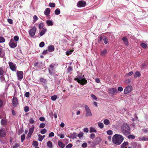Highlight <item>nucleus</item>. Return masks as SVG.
Wrapping results in <instances>:
<instances>
[{
    "instance_id": "obj_1",
    "label": "nucleus",
    "mask_w": 148,
    "mask_h": 148,
    "mask_svg": "<svg viewBox=\"0 0 148 148\" xmlns=\"http://www.w3.org/2000/svg\"><path fill=\"white\" fill-rule=\"evenodd\" d=\"M112 139L114 143L117 145H119L123 140V137L122 136L117 134L114 136Z\"/></svg>"
},
{
    "instance_id": "obj_2",
    "label": "nucleus",
    "mask_w": 148,
    "mask_h": 148,
    "mask_svg": "<svg viewBox=\"0 0 148 148\" xmlns=\"http://www.w3.org/2000/svg\"><path fill=\"white\" fill-rule=\"evenodd\" d=\"M121 131L123 133L125 136L127 135L130 133V129L127 124H123L121 127Z\"/></svg>"
},
{
    "instance_id": "obj_3",
    "label": "nucleus",
    "mask_w": 148,
    "mask_h": 148,
    "mask_svg": "<svg viewBox=\"0 0 148 148\" xmlns=\"http://www.w3.org/2000/svg\"><path fill=\"white\" fill-rule=\"evenodd\" d=\"M74 80L82 85H85L87 83V81L85 78H83L81 76H78L77 78H75Z\"/></svg>"
},
{
    "instance_id": "obj_4",
    "label": "nucleus",
    "mask_w": 148,
    "mask_h": 148,
    "mask_svg": "<svg viewBox=\"0 0 148 148\" xmlns=\"http://www.w3.org/2000/svg\"><path fill=\"white\" fill-rule=\"evenodd\" d=\"M84 107L86 110V116H91L92 114L88 106L87 105H85Z\"/></svg>"
},
{
    "instance_id": "obj_5",
    "label": "nucleus",
    "mask_w": 148,
    "mask_h": 148,
    "mask_svg": "<svg viewBox=\"0 0 148 148\" xmlns=\"http://www.w3.org/2000/svg\"><path fill=\"white\" fill-rule=\"evenodd\" d=\"M9 45L11 48H14L16 47L17 45V42H15L14 40L11 38L9 43Z\"/></svg>"
},
{
    "instance_id": "obj_6",
    "label": "nucleus",
    "mask_w": 148,
    "mask_h": 148,
    "mask_svg": "<svg viewBox=\"0 0 148 148\" xmlns=\"http://www.w3.org/2000/svg\"><path fill=\"white\" fill-rule=\"evenodd\" d=\"M132 90V88L131 86H128L125 88L124 93L125 94H128L131 92Z\"/></svg>"
},
{
    "instance_id": "obj_7",
    "label": "nucleus",
    "mask_w": 148,
    "mask_h": 148,
    "mask_svg": "<svg viewBox=\"0 0 148 148\" xmlns=\"http://www.w3.org/2000/svg\"><path fill=\"white\" fill-rule=\"evenodd\" d=\"M12 104L14 108L17 106L18 104V101L17 98L16 97H14L12 99Z\"/></svg>"
},
{
    "instance_id": "obj_8",
    "label": "nucleus",
    "mask_w": 148,
    "mask_h": 148,
    "mask_svg": "<svg viewBox=\"0 0 148 148\" xmlns=\"http://www.w3.org/2000/svg\"><path fill=\"white\" fill-rule=\"evenodd\" d=\"M36 30V28L35 27H33L32 28L30 29L29 34L31 36L33 37L35 35Z\"/></svg>"
},
{
    "instance_id": "obj_9",
    "label": "nucleus",
    "mask_w": 148,
    "mask_h": 148,
    "mask_svg": "<svg viewBox=\"0 0 148 148\" xmlns=\"http://www.w3.org/2000/svg\"><path fill=\"white\" fill-rule=\"evenodd\" d=\"M109 94L112 95H116L118 92L117 90L115 88H112L109 89L108 90Z\"/></svg>"
},
{
    "instance_id": "obj_10",
    "label": "nucleus",
    "mask_w": 148,
    "mask_h": 148,
    "mask_svg": "<svg viewBox=\"0 0 148 148\" xmlns=\"http://www.w3.org/2000/svg\"><path fill=\"white\" fill-rule=\"evenodd\" d=\"M9 65L10 69L13 71H15L16 69V66L15 64H14L12 62H9Z\"/></svg>"
},
{
    "instance_id": "obj_11",
    "label": "nucleus",
    "mask_w": 148,
    "mask_h": 148,
    "mask_svg": "<svg viewBox=\"0 0 148 148\" xmlns=\"http://www.w3.org/2000/svg\"><path fill=\"white\" fill-rule=\"evenodd\" d=\"M18 77V79L21 80L23 78V73L22 71H17L16 73Z\"/></svg>"
},
{
    "instance_id": "obj_12",
    "label": "nucleus",
    "mask_w": 148,
    "mask_h": 148,
    "mask_svg": "<svg viewBox=\"0 0 148 148\" xmlns=\"http://www.w3.org/2000/svg\"><path fill=\"white\" fill-rule=\"evenodd\" d=\"M86 4V2L84 1H80L77 3V6L79 7H84Z\"/></svg>"
},
{
    "instance_id": "obj_13",
    "label": "nucleus",
    "mask_w": 148,
    "mask_h": 148,
    "mask_svg": "<svg viewBox=\"0 0 148 148\" xmlns=\"http://www.w3.org/2000/svg\"><path fill=\"white\" fill-rule=\"evenodd\" d=\"M34 128V125H32V127L29 129V132L28 134L27 135L28 137H30L31 136L32 134L33 133Z\"/></svg>"
},
{
    "instance_id": "obj_14",
    "label": "nucleus",
    "mask_w": 148,
    "mask_h": 148,
    "mask_svg": "<svg viewBox=\"0 0 148 148\" xmlns=\"http://www.w3.org/2000/svg\"><path fill=\"white\" fill-rule=\"evenodd\" d=\"M51 12L50 9L49 8H47L45 10L44 12V14L48 18H49L48 17L49 16V14Z\"/></svg>"
},
{
    "instance_id": "obj_15",
    "label": "nucleus",
    "mask_w": 148,
    "mask_h": 148,
    "mask_svg": "<svg viewBox=\"0 0 148 148\" xmlns=\"http://www.w3.org/2000/svg\"><path fill=\"white\" fill-rule=\"evenodd\" d=\"M122 40L124 42V44L126 46H127L128 45V42L127 38L124 36L122 38Z\"/></svg>"
},
{
    "instance_id": "obj_16",
    "label": "nucleus",
    "mask_w": 148,
    "mask_h": 148,
    "mask_svg": "<svg viewBox=\"0 0 148 148\" xmlns=\"http://www.w3.org/2000/svg\"><path fill=\"white\" fill-rule=\"evenodd\" d=\"M48 49L50 52L53 51L54 50V47L53 45H50L48 47Z\"/></svg>"
},
{
    "instance_id": "obj_17",
    "label": "nucleus",
    "mask_w": 148,
    "mask_h": 148,
    "mask_svg": "<svg viewBox=\"0 0 148 148\" xmlns=\"http://www.w3.org/2000/svg\"><path fill=\"white\" fill-rule=\"evenodd\" d=\"M6 135L4 130H0V136L1 137H4Z\"/></svg>"
},
{
    "instance_id": "obj_18",
    "label": "nucleus",
    "mask_w": 148,
    "mask_h": 148,
    "mask_svg": "<svg viewBox=\"0 0 148 148\" xmlns=\"http://www.w3.org/2000/svg\"><path fill=\"white\" fill-rule=\"evenodd\" d=\"M140 141H148V136H144L140 138Z\"/></svg>"
},
{
    "instance_id": "obj_19",
    "label": "nucleus",
    "mask_w": 148,
    "mask_h": 148,
    "mask_svg": "<svg viewBox=\"0 0 148 148\" xmlns=\"http://www.w3.org/2000/svg\"><path fill=\"white\" fill-rule=\"evenodd\" d=\"M47 29L46 28H43L40 33V36H41L43 35L46 32Z\"/></svg>"
},
{
    "instance_id": "obj_20",
    "label": "nucleus",
    "mask_w": 148,
    "mask_h": 148,
    "mask_svg": "<svg viewBox=\"0 0 148 148\" xmlns=\"http://www.w3.org/2000/svg\"><path fill=\"white\" fill-rule=\"evenodd\" d=\"M58 146L61 148H64L65 146V145L61 141H59L58 142Z\"/></svg>"
},
{
    "instance_id": "obj_21",
    "label": "nucleus",
    "mask_w": 148,
    "mask_h": 148,
    "mask_svg": "<svg viewBox=\"0 0 148 148\" xmlns=\"http://www.w3.org/2000/svg\"><path fill=\"white\" fill-rule=\"evenodd\" d=\"M140 73L138 71H137L135 73L134 75V78H136L137 77H140Z\"/></svg>"
},
{
    "instance_id": "obj_22",
    "label": "nucleus",
    "mask_w": 148,
    "mask_h": 148,
    "mask_svg": "<svg viewBox=\"0 0 148 148\" xmlns=\"http://www.w3.org/2000/svg\"><path fill=\"white\" fill-rule=\"evenodd\" d=\"M4 55V53L3 51V49L0 47V57L3 58Z\"/></svg>"
},
{
    "instance_id": "obj_23",
    "label": "nucleus",
    "mask_w": 148,
    "mask_h": 148,
    "mask_svg": "<svg viewBox=\"0 0 148 148\" xmlns=\"http://www.w3.org/2000/svg\"><path fill=\"white\" fill-rule=\"evenodd\" d=\"M107 50L104 49L103 51H101L100 53V55L101 56H104L107 53Z\"/></svg>"
},
{
    "instance_id": "obj_24",
    "label": "nucleus",
    "mask_w": 148,
    "mask_h": 148,
    "mask_svg": "<svg viewBox=\"0 0 148 148\" xmlns=\"http://www.w3.org/2000/svg\"><path fill=\"white\" fill-rule=\"evenodd\" d=\"M46 23L47 25L49 26H52L53 25V22L51 20H47L46 21Z\"/></svg>"
},
{
    "instance_id": "obj_25",
    "label": "nucleus",
    "mask_w": 148,
    "mask_h": 148,
    "mask_svg": "<svg viewBox=\"0 0 148 148\" xmlns=\"http://www.w3.org/2000/svg\"><path fill=\"white\" fill-rule=\"evenodd\" d=\"M40 81L41 82L45 84L47 83V80L43 77H41L40 78Z\"/></svg>"
},
{
    "instance_id": "obj_26",
    "label": "nucleus",
    "mask_w": 148,
    "mask_h": 148,
    "mask_svg": "<svg viewBox=\"0 0 148 148\" xmlns=\"http://www.w3.org/2000/svg\"><path fill=\"white\" fill-rule=\"evenodd\" d=\"M60 13V10L59 8L56 9L55 11V13L56 15H59Z\"/></svg>"
},
{
    "instance_id": "obj_27",
    "label": "nucleus",
    "mask_w": 148,
    "mask_h": 148,
    "mask_svg": "<svg viewBox=\"0 0 148 148\" xmlns=\"http://www.w3.org/2000/svg\"><path fill=\"white\" fill-rule=\"evenodd\" d=\"M57 98V96L56 95H53L51 96V99L53 101L56 100Z\"/></svg>"
},
{
    "instance_id": "obj_28",
    "label": "nucleus",
    "mask_w": 148,
    "mask_h": 148,
    "mask_svg": "<svg viewBox=\"0 0 148 148\" xmlns=\"http://www.w3.org/2000/svg\"><path fill=\"white\" fill-rule=\"evenodd\" d=\"M96 132V130L94 128L91 127L90 128V133L92 132Z\"/></svg>"
},
{
    "instance_id": "obj_29",
    "label": "nucleus",
    "mask_w": 148,
    "mask_h": 148,
    "mask_svg": "<svg viewBox=\"0 0 148 148\" xmlns=\"http://www.w3.org/2000/svg\"><path fill=\"white\" fill-rule=\"evenodd\" d=\"M72 71V68L71 66H69L67 69V73H70Z\"/></svg>"
},
{
    "instance_id": "obj_30",
    "label": "nucleus",
    "mask_w": 148,
    "mask_h": 148,
    "mask_svg": "<svg viewBox=\"0 0 148 148\" xmlns=\"http://www.w3.org/2000/svg\"><path fill=\"white\" fill-rule=\"evenodd\" d=\"M128 144V143L127 142H124L123 143V144L121 145V147L122 148H125L126 146Z\"/></svg>"
},
{
    "instance_id": "obj_31",
    "label": "nucleus",
    "mask_w": 148,
    "mask_h": 148,
    "mask_svg": "<svg viewBox=\"0 0 148 148\" xmlns=\"http://www.w3.org/2000/svg\"><path fill=\"white\" fill-rule=\"evenodd\" d=\"M47 145L49 147L52 148V144L51 142L50 141H48L47 143Z\"/></svg>"
},
{
    "instance_id": "obj_32",
    "label": "nucleus",
    "mask_w": 148,
    "mask_h": 148,
    "mask_svg": "<svg viewBox=\"0 0 148 148\" xmlns=\"http://www.w3.org/2000/svg\"><path fill=\"white\" fill-rule=\"evenodd\" d=\"M98 126L101 129H102L104 127L103 124L100 122L98 123Z\"/></svg>"
},
{
    "instance_id": "obj_33",
    "label": "nucleus",
    "mask_w": 148,
    "mask_h": 148,
    "mask_svg": "<svg viewBox=\"0 0 148 148\" xmlns=\"http://www.w3.org/2000/svg\"><path fill=\"white\" fill-rule=\"evenodd\" d=\"M104 123L106 125H108L110 124V121L108 119H105L103 121Z\"/></svg>"
},
{
    "instance_id": "obj_34",
    "label": "nucleus",
    "mask_w": 148,
    "mask_h": 148,
    "mask_svg": "<svg viewBox=\"0 0 148 148\" xmlns=\"http://www.w3.org/2000/svg\"><path fill=\"white\" fill-rule=\"evenodd\" d=\"M33 19L34 20L33 23H34L36 22V21H37L38 19V18L37 16L36 15H34L33 17Z\"/></svg>"
},
{
    "instance_id": "obj_35",
    "label": "nucleus",
    "mask_w": 148,
    "mask_h": 148,
    "mask_svg": "<svg viewBox=\"0 0 148 148\" xmlns=\"http://www.w3.org/2000/svg\"><path fill=\"white\" fill-rule=\"evenodd\" d=\"M5 40L3 37H0V43L4 42H5Z\"/></svg>"
},
{
    "instance_id": "obj_36",
    "label": "nucleus",
    "mask_w": 148,
    "mask_h": 148,
    "mask_svg": "<svg viewBox=\"0 0 148 148\" xmlns=\"http://www.w3.org/2000/svg\"><path fill=\"white\" fill-rule=\"evenodd\" d=\"M4 73V71L3 70V68L2 67L0 68V75H2Z\"/></svg>"
},
{
    "instance_id": "obj_37",
    "label": "nucleus",
    "mask_w": 148,
    "mask_h": 148,
    "mask_svg": "<svg viewBox=\"0 0 148 148\" xmlns=\"http://www.w3.org/2000/svg\"><path fill=\"white\" fill-rule=\"evenodd\" d=\"M38 140L40 141H41L43 139V137L40 134H39L38 135Z\"/></svg>"
},
{
    "instance_id": "obj_38",
    "label": "nucleus",
    "mask_w": 148,
    "mask_h": 148,
    "mask_svg": "<svg viewBox=\"0 0 148 148\" xmlns=\"http://www.w3.org/2000/svg\"><path fill=\"white\" fill-rule=\"evenodd\" d=\"M1 123L2 125H5L7 124V121L5 119H2L1 120Z\"/></svg>"
},
{
    "instance_id": "obj_39",
    "label": "nucleus",
    "mask_w": 148,
    "mask_h": 148,
    "mask_svg": "<svg viewBox=\"0 0 148 148\" xmlns=\"http://www.w3.org/2000/svg\"><path fill=\"white\" fill-rule=\"evenodd\" d=\"M47 131V130L45 129H42L40 131V133L42 134H44Z\"/></svg>"
},
{
    "instance_id": "obj_40",
    "label": "nucleus",
    "mask_w": 148,
    "mask_h": 148,
    "mask_svg": "<svg viewBox=\"0 0 148 148\" xmlns=\"http://www.w3.org/2000/svg\"><path fill=\"white\" fill-rule=\"evenodd\" d=\"M25 134H23L21 136V141L22 142H23L25 138Z\"/></svg>"
},
{
    "instance_id": "obj_41",
    "label": "nucleus",
    "mask_w": 148,
    "mask_h": 148,
    "mask_svg": "<svg viewBox=\"0 0 148 148\" xmlns=\"http://www.w3.org/2000/svg\"><path fill=\"white\" fill-rule=\"evenodd\" d=\"M49 6L51 7H54L55 6V4L53 3H49Z\"/></svg>"
},
{
    "instance_id": "obj_42",
    "label": "nucleus",
    "mask_w": 148,
    "mask_h": 148,
    "mask_svg": "<svg viewBox=\"0 0 148 148\" xmlns=\"http://www.w3.org/2000/svg\"><path fill=\"white\" fill-rule=\"evenodd\" d=\"M44 25L43 23H40L39 25V27L40 29H41L43 28Z\"/></svg>"
},
{
    "instance_id": "obj_43",
    "label": "nucleus",
    "mask_w": 148,
    "mask_h": 148,
    "mask_svg": "<svg viewBox=\"0 0 148 148\" xmlns=\"http://www.w3.org/2000/svg\"><path fill=\"white\" fill-rule=\"evenodd\" d=\"M141 46L143 48L145 49L147 47V45L145 43H143L141 44Z\"/></svg>"
},
{
    "instance_id": "obj_44",
    "label": "nucleus",
    "mask_w": 148,
    "mask_h": 148,
    "mask_svg": "<svg viewBox=\"0 0 148 148\" xmlns=\"http://www.w3.org/2000/svg\"><path fill=\"white\" fill-rule=\"evenodd\" d=\"M73 51V50L67 51L66 52V54L67 56H69L72 53Z\"/></svg>"
},
{
    "instance_id": "obj_45",
    "label": "nucleus",
    "mask_w": 148,
    "mask_h": 148,
    "mask_svg": "<svg viewBox=\"0 0 148 148\" xmlns=\"http://www.w3.org/2000/svg\"><path fill=\"white\" fill-rule=\"evenodd\" d=\"M133 73V71H131L129 73H127L126 74L125 76L127 77V76L128 75L129 76H130L132 75Z\"/></svg>"
},
{
    "instance_id": "obj_46",
    "label": "nucleus",
    "mask_w": 148,
    "mask_h": 148,
    "mask_svg": "<svg viewBox=\"0 0 148 148\" xmlns=\"http://www.w3.org/2000/svg\"><path fill=\"white\" fill-rule=\"evenodd\" d=\"M39 47H43L45 45V43L44 42H41L39 44Z\"/></svg>"
},
{
    "instance_id": "obj_47",
    "label": "nucleus",
    "mask_w": 148,
    "mask_h": 148,
    "mask_svg": "<svg viewBox=\"0 0 148 148\" xmlns=\"http://www.w3.org/2000/svg\"><path fill=\"white\" fill-rule=\"evenodd\" d=\"M24 110L26 112H28L29 110V108L27 106H25L24 107Z\"/></svg>"
},
{
    "instance_id": "obj_48",
    "label": "nucleus",
    "mask_w": 148,
    "mask_h": 148,
    "mask_svg": "<svg viewBox=\"0 0 148 148\" xmlns=\"http://www.w3.org/2000/svg\"><path fill=\"white\" fill-rule=\"evenodd\" d=\"M107 133L108 134L110 135L112 134V131L111 130H109L107 131Z\"/></svg>"
},
{
    "instance_id": "obj_49",
    "label": "nucleus",
    "mask_w": 148,
    "mask_h": 148,
    "mask_svg": "<svg viewBox=\"0 0 148 148\" xmlns=\"http://www.w3.org/2000/svg\"><path fill=\"white\" fill-rule=\"evenodd\" d=\"M45 124L44 123H41L39 126V127L41 128H44L45 126Z\"/></svg>"
},
{
    "instance_id": "obj_50",
    "label": "nucleus",
    "mask_w": 148,
    "mask_h": 148,
    "mask_svg": "<svg viewBox=\"0 0 148 148\" xmlns=\"http://www.w3.org/2000/svg\"><path fill=\"white\" fill-rule=\"evenodd\" d=\"M135 136L133 135H130L128 136L129 138L134 139L135 138Z\"/></svg>"
},
{
    "instance_id": "obj_51",
    "label": "nucleus",
    "mask_w": 148,
    "mask_h": 148,
    "mask_svg": "<svg viewBox=\"0 0 148 148\" xmlns=\"http://www.w3.org/2000/svg\"><path fill=\"white\" fill-rule=\"evenodd\" d=\"M20 145L16 143L12 146L13 148H17L19 147Z\"/></svg>"
},
{
    "instance_id": "obj_52",
    "label": "nucleus",
    "mask_w": 148,
    "mask_h": 148,
    "mask_svg": "<svg viewBox=\"0 0 148 148\" xmlns=\"http://www.w3.org/2000/svg\"><path fill=\"white\" fill-rule=\"evenodd\" d=\"M14 41H17L19 39V37L18 36H15L14 38Z\"/></svg>"
},
{
    "instance_id": "obj_53",
    "label": "nucleus",
    "mask_w": 148,
    "mask_h": 148,
    "mask_svg": "<svg viewBox=\"0 0 148 148\" xmlns=\"http://www.w3.org/2000/svg\"><path fill=\"white\" fill-rule=\"evenodd\" d=\"M0 80L1 82H3L5 81V77L3 76H1L0 77Z\"/></svg>"
},
{
    "instance_id": "obj_54",
    "label": "nucleus",
    "mask_w": 148,
    "mask_h": 148,
    "mask_svg": "<svg viewBox=\"0 0 148 148\" xmlns=\"http://www.w3.org/2000/svg\"><path fill=\"white\" fill-rule=\"evenodd\" d=\"M8 22L10 24H12L13 23L12 20L10 18H8L7 19Z\"/></svg>"
},
{
    "instance_id": "obj_55",
    "label": "nucleus",
    "mask_w": 148,
    "mask_h": 148,
    "mask_svg": "<svg viewBox=\"0 0 148 148\" xmlns=\"http://www.w3.org/2000/svg\"><path fill=\"white\" fill-rule=\"evenodd\" d=\"M33 145L34 146H37L38 145V143L37 141H34L33 142Z\"/></svg>"
},
{
    "instance_id": "obj_56",
    "label": "nucleus",
    "mask_w": 148,
    "mask_h": 148,
    "mask_svg": "<svg viewBox=\"0 0 148 148\" xmlns=\"http://www.w3.org/2000/svg\"><path fill=\"white\" fill-rule=\"evenodd\" d=\"M87 144L86 143H83L82 145V147L85 148L87 147Z\"/></svg>"
},
{
    "instance_id": "obj_57",
    "label": "nucleus",
    "mask_w": 148,
    "mask_h": 148,
    "mask_svg": "<svg viewBox=\"0 0 148 148\" xmlns=\"http://www.w3.org/2000/svg\"><path fill=\"white\" fill-rule=\"evenodd\" d=\"M95 137V134L93 133L90 134V138L92 139H93Z\"/></svg>"
},
{
    "instance_id": "obj_58",
    "label": "nucleus",
    "mask_w": 148,
    "mask_h": 148,
    "mask_svg": "<svg viewBox=\"0 0 148 148\" xmlns=\"http://www.w3.org/2000/svg\"><path fill=\"white\" fill-rule=\"evenodd\" d=\"M29 122L30 123L33 124L34 122V120L32 118H31L30 119Z\"/></svg>"
},
{
    "instance_id": "obj_59",
    "label": "nucleus",
    "mask_w": 148,
    "mask_h": 148,
    "mask_svg": "<svg viewBox=\"0 0 148 148\" xmlns=\"http://www.w3.org/2000/svg\"><path fill=\"white\" fill-rule=\"evenodd\" d=\"M25 96L27 97H28L29 96V92H26L25 95Z\"/></svg>"
},
{
    "instance_id": "obj_60",
    "label": "nucleus",
    "mask_w": 148,
    "mask_h": 148,
    "mask_svg": "<svg viewBox=\"0 0 148 148\" xmlns=\"http://www.w3.org/2000/svg\"><path fill=\"white\" fill-rule=\"evenodd\" d=\"M73 146V145L71 143H69L66 146V148H71Z\"/></svg>"
},
{
    "instance_id": "obj_61",
    "label": "nucleus",
    "mask_w": 148,
    "mask_h": 148,
    "mask_svg": "<svg viewBox=\"0 0 148 148\" xmlns=\"http://www.w3.org/2000/svg\"><path fill=\"white\" fill-rule=\"evenodd\" d=\"M91 97L94 100H97V97L94 95L93 94H92L91 95Z\"/></svg>"
},
{
    "instance_id": "obj_62",
    "label": "nucleus",
    "mask_w": 148,
    "mask_h": 148,
    "mask_svg": "<svg viewBox=\"0 0 148 148\" xmlns=\"http://www.w3.org/2000/svg\"><path fill=\"white\" fill-rule=\"evenodd\" d=\"M54 136V134L53 132H50L49 134V136L51 137Z\"/></svg>"
},
{
    "instance_id": "obj_63",
    "label": "nucleus",
    "mask_w": 148,
    "mask_h": 148,
    "mask_svg": "<svg viewBox=\"0 0 148 148\" xmlns=\"http://www.w3.org/2000/svg\"><path fill=\"white\" fill-rule=\"evenodd\" d=\"M103 40L105 44H106L108 43V40L107 38H105L103 39Z\"/></svg>"
},
{
    "instance_id": "obj_64",
    "label": "nucleus",
    "mask_w": 148,
    "mask_h": 148,
    "mask_svg": "<svg viewBox=\"0 0 148 148\" xmlns=\"http://www.w3.org/2000/svg\"><path fill=\"white\" fill-rule=\"evenodd\" d=\"M58 136H60L61 138H64V135L63 134H61L60 135L59 134Z\"/></svg>"
}]
</instances>
